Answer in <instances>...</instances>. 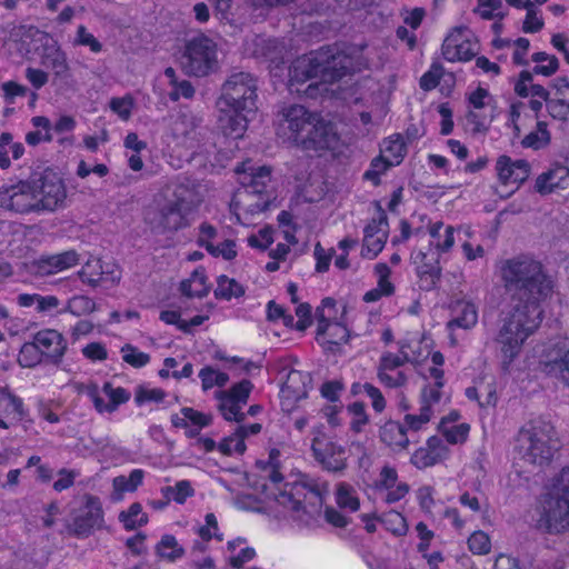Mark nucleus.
<instances>
[{"mask_svg":"<svg viewBox=\"0 0 569 569\" xmlns=\"http://www.w3.org/2000/svg\"><path fill=\"white\" fill-rule=\"evenodd\" d=\"M500 277L509 296L510 306L541 309V302L551 292V280L540 261L528 254L506 259L500 264Z\"/></svg>","mask_w":569,"mask_h":569,"instance_id":"f257e3e1","label":"nucleus"},{"mask_svg":"<svg viewBox=\"0 0 569 569\" xmlns=\"http://www.w3.org/2000/svg\"><path fill=\"white\" fill-rule=\"evenodd\" d=\"M278 117L277 134L305 151L331 150L338 146L333 124L301 104L284 106Z\"/></svg>","mask_w":569,"mask_h":569,"instance_id":"f03ea898","label":"nucleus"},{"mask_svg":"<svg viewBox=\"0 0 569 569\" xmlns=\"http://www.w3.org/2000/svg\"><path fill=\"white\" fill-rule=\"evenodd\" d=\"M328 493L327 482L303 476L297 482L286 483L282 490L273 493V500L287 510L295 522L309 526L321 513Z\"/></svg>","mask_w":569,"mask_h":569,"instance_id":"7ed1b4c3","label":"nucleus"},{"mask_svg":"<svg viewBox=\"0 0 569 569\" xmlns=\"http://www.w3.org/2000/svg\"><path fill=\"white\" fill-rule=\"evenodd\" d=\"M542 312L510 306V311L501 319L495 342L499 347L505 370L518 357L526 339L538 328Z\"/></svg>","mask_w":569,"mask_h":569,"instance_id":"20e7f679","label":"nucleus"},{"mask_svg":"<svg viewBox=\"0 0 569 569\" xmlns=\"http://www.w3.org/2000/svg\"><path fill=\"white\" fill-rule=\"evenodd\" d=\"M538 526L549 533L569 531V468L556 476L540 499Z\"/></svg>","mask_w":569,"mask_h":569,"instance_id":"39448f33","label":"nucleus"},{"mask_svg":"<svg viewBox=\"0 0 569 569\" xmlns=\"http://www.w3.org/2000/svg\"><path fill=\"white\" fill-rule=\"evenodd\" d=\"M200 201L199 196L189 183L177 184L172 198L166 200L150 218L151 229L163 234L188 227V214Z\"/></svg>","mask_w":569,"mask_h":569,"instance_id":"423d86ee","label":"nucleus"},{"mask_svg":"<svg viewBox=\"0 0 569 569\" xmlns=\"http://www.w3.org/2000/svg\"><path fill=\"white\" fill-rule=\"evenodd\" d=\"M553 433L552 426L546 422L520 429L517 450L521 459L537 466L549 463L559 447L558 441L552 438Z\"/></svg>","mask_w":569,"mask_h":569,"instance_id":"0eeeda50","label":"nucleus"},{"mask_svg":"<svg viewBox=\"0 0 569 569\" xmlns=\"http://www.w3.org/2000/svg\"><path fill=\"white\" fill-rule=\"evenodd\" d=\"M182 69L189 76L207 77L219 68L217 43L203 33L187 41L181 57Z\"/></svg>","mask_w":569,"mask_h":569,"instance_id":"6e6552de","label":"nucleus"},{"mask_svg":"<svg viewBox=\"0 0 569 569\" xmlns=\"http://www.w3.org/2000/svg\"><path fill=\"white\" fill-rule=\"evenodd\" d=\"M257 79L249 72H234L221 87L218 104L233 110L257 112Z\"/></svg>","mask_w":569,"mask_h":569,"instance_id":"1a4fd4ad","label":"nucleus"},{"mask_svg":"<svg viewBox=\"0 0 569 569\" xmlns=\"http://www.w3.org/2000/svg\"><path fill=\"white\" fill-rule=\"evenodd\" d=\"M317 76L322 83H332L350 73L353 69L352 58L336 46L322 47L312 52Z\"/></svg>","mask_w":569,"mask_h":569,"instance_id":"9d476101","label":"nucleus"},{"mask_svg":"<svg viewBox=\"0 0 569 569\" xmlns=\"http://www.w3.org/2000/svg\"><path fill=\"white\" fill-rule=\"evenodd\" d=\"M515 92L521 98L531 96L542 99L548 114L555 120L566 122L569 119V100L550 98L548 89L541 84L532 83V72L528 70H522L519 73L515 83Z\"/></svg>","mask_w":569,"mask_h":569,"instance_id":"9b49d317","label":"nucleus"},{"mask_svg":"<svg viewBox=\"0 0 569 569\" xmlns=\"http://www.w3.org/2000/svg\"><path fill=\"white\" fill-rule=\"evenodd\" d=\"M40 211H54L64 204L67 189L62 178L52 170L31 178Z\"/></svg>","mask_w":569,"mask_h":569,"instance_id":"f8f14e48","label":"nucleus"},{"mask_svg":"<svg viewBox=\"0 0 569 569\" xmlns=\"http://www.w3.org/2000/svg\"><path fill=\"white\" fill-rule=\"evenodd\" d=\"M311 450L322 469L341 475L347 468L346 449L331 441L321 430L313 431Z\"/></svg>","mask_w":569,"mask_h":569,"instance_id":"ddd939ff","label":"nucleus"},{"mask_svg":"<svg viewBox=\"0 0 569 569\" xmlns=\"http://www.w3.org/2000/svg\"><path fill=\"white\" fill-rule=\"evenodd\" d=\"M37 197L31 179L12 186H3L0 188V207L21 214L40 212Z\"/></svg>","mask_w":569,"mask_h":569,"instance_id":"4468645a","label":"nucleus"},{"mask_svg":"<svg viewBox=\"0 0 569 569\" xmlns=\"http://www.w3.org/2000/svg\"><path fill=\"white\" fill-rule=\"evenodd\" d=\"M252 388V382L243 379L233 385L230 390L217 392L218 409L226 420L242 422L246 419V413L241 409L248 402Z\"/></svg>","mask_w":569,"mask_h":569,"instance_id":"2eb2a0df","label":"nucleus"},{"mask_svg":"<svg viewBox=\"0 0 569 569\" xmlns=\"http://www.w3.org/2000/svg\"><path fill=\"white\" fill-rule=\"evenodd\" d=\"M84 499V505L76 511L72 523L69 526V531L76 537H88L103 523L100 499L92 495H86Z\"/></svg>","mask_w":569,"mask_h":569,"instance_id":"dca6fc26","label":"nucleus"},{"mask_svg":"<svg viewBox=\"0 0 569 569\" xmlns=\"http://www.w3.org/2000/svg\"><path fill=\"white\" fill-rule=\"evenodd\" d=\"M546 376L569 388V340L551 346L539 362Z\"/></svg>","mask_w":569,"mask_h":569,"instance_id":"f3484780","label":"nucleus"},{"mask_svg":"<svg viewBox=\"0 0 569 569\" xmlns=\"http://www.w3.org/2000/svg\"><path fill=\"white\" fill-rule=\"evenodd\" d=\"M313 79H319L317 68L313 61L312 52L309 56L298 58L289 69L288 89L290 92L306 94L313 98L317 94V82H310L306 88L302 86Z\"/></svg>","mask_w":569,"mask_h":569,"instance_id":"a211bd4d","label":"nucleus"},{"mask_svg":"<svg viewBox=\"0 0 569 569\" xmlns=\"http://www.w3.org/2000/svg\"><path fill=\"white\" fill-rule=\"evenodd\" d=\"M270 173L271 171L268 167H259L252 173L243 178V193L247 197H259L258 201L248 204V211L250 213L263 212L270 207L271 197L267 193Z\"/></svg>","mask_w":569,"mask_h":569,"instance_id":"6ab92c4d","label":"nucleus"},{"mask_svg":"<svg viewBox=\"0 0 569 569\" xmlns=\"http://www.w3.org/2000/svg\"><path fill=\"white\" fill-rule=\"evenodd\" d=\"M44 361L59 365L67 350V341L63 336L53 329H44L33 336Z\"/></svg>","mask_w":569,"mask_h":569,"instance_id":"aec40b11","label":"nucleus"},{"mask_svg":"<svg viewBox=\"0 0 569 569\" xmlns=\"http://www.w3.org/2000/svg\"><path fill=\"white\" fill-rule=\"evenodd\" d=\"M465 28H456L442 43V56L447 61H469L476 56V44L463 38Z\"/></svg>","mask_w":569,"mask_h":569,"instance_id":"412c9836","label":"nucleus"},{"mask_svg":"<svg viewBox=\"0 0 569 569\" xmlns=\"http://www.w3.org/2000/svg\"><path fill=\"white\" fill-rule=\"evenodd\" d=\"M256 112H246L244 110H233L220 106V116L218 119L219 128L224 136L233 139L242 138L250 121V117Z\"/></svg>","mask_w":569,"mask_h":569,"instance_id":"4be33fe9","label":"nucleus"},{"mask_svg":"<svg viewBox=\"0 0 569 569\" xmlns=\"http://www.w3.org/2000/svg\"><path fill=\"white\" fill-rule=\"evenodd\" d=\"M499 180L503 184L525 182L530 174V164L526 160L513 161L510 157L500 156L496 163Z\"/></svg>","mask_w":569,"mask_h":569,"instance_id":"5701e85b","label":"nucleus"},{"mask_svg":"<svg viewBox=\"0 0 569 569\" xmlns=\"http://www.w3.org/2000/svg\"><path fill=\"white\" fill-rule=\"evenodd\" d=\"M174 131L196 144H200L209 133L203 119L190 112L180 113L174 123Z\"/></svg>","mask_w":569,"mask_h":569,"instance_id":"b1692460","label":"nucleus"},{"mask_svg":"<svg viewBox=\"0 0 569 569\" xmlns=\"http://www.w3.org/2000/svg\"><path fill=\"white\" fill-rule=\"evenodd\" d=\"M82 282L97 287L104 281L117 283L120 280V272L116 269L104 270L100 259L89 260L79 271Z\"/></svg>","mask_w":569,"mask_h":569,"instance_id":"393cba45","label":"nucleus"},{"mask_svg":"<svg viewBox=\"0 0 569 569\" xmlns=\"http://www.w3.org/2000/svg\"><path fill=\"white\" fill-rule=\"evenodd\" d=\"M379 436L380 440L393 451L406 450L410 442L407 428L393 420H389L380 427Z\"/></svg>","mask_w":569,"mask_h":569,"instance_id":"a878e982","label":"nucleus"},{"mask_svg":"<svg viewBox=\"0 0 569 569\" xmlns=\"http://www.w3.org/2000/svg\"><path fill=\"white\" fill-rule=\"evenodd\" d=\"M260 423H252L250 426H240L237 428L234 433L229 437H226L219 443V450L226 455L230 456L233 452L242 455L246 451L244 438L248 435H257L261 431Z\"/></svg>","mask_w":569,"mask_h":569,"instance_id":"bb28decb","label":"nucleus"},{"mask_svg":"<svg viewBox=\"0 0 569 569\" xmlns=\"http://www.w3.org/2000/svg\"><path fill=\"white\" fill-rule=\"evenodd\" d=\"M455 317L448 322L449 330L455 328L470 329L478 321L477 307L470 301H457L452 307Z\"/></svg>","mask_w":569,"mask_h":569,"instance_id":"cd10ccee","label":"nucleus"},{"mask_svg":"<svg viewBox=\"0 0 569 569\" xmlns=\"http://www.w3.org/2000/svg\"><path fill=\"white\" fill-rule=\"evenodd\" d=\"M180 291L188 298H203L209 291L210 287L207 284V276L203 268H197L190 276L180 283Z\"/></svg>","mask_w":569,"mask_h":569,"instance_id":"c85d7f7f","label":"nucleus"},{"mask_svg":"<svg viewBox=\"0 0 569 569\" xmlns=\"http://www.w3.org/2000/svg\"><path fill=\"white\" fill-rule=\"evenodd\" d=\"M156 555L169 562H174L182 558L186 553L184 548L179 545L178 540L172 535H163L160 541L156 545Z\"/></svg>","mask_w":569,"mask_h":569,"instance_id":"c756f323","label":"nucleus"},{"mask_svg":"<svg viewBox=\"0 0 569 569\" xmlns=\"http://www.w3.org/2000/svg\"><path fill=\"white\" fill-rule=\"evenodd\" d=\"M118 518L128 531L148 523V516L142 511V506L139 502H133L128 510L121 511Z\"/></svg>","mask_w":569,"mask_h":569,"instance_id":"7c9ffc66","label":"nucleus"},{"mask_svg":"<svg viewBox=\"0 0 569 569\" xmlns=\"http://www.w3.org/2000/svg\"><path fill=\"white\" fill-rule=\"evenodd\" d=\"M217 284L214 290L217 299L230 300L231 298H239L244 295V288L237 280L224 274L218 277Z\"/></svg>","mask_w":569,"mask_h":569,"instance_id":"2f4dec72","label":"nucleus"},{"mask_svg":"<svg viewBox=\"0 0 569 569\" xmlns=\"http://www.w3.org/2000/svg\"><path fill=\"white\" fill-rule=\"evenodd\" d=\"M0 410L14 421H20L23 417V402L9 391H0Z\"/></svg>","mask_w":569,"mask_h":569,"instance_id":"473e14b6","label":"nucleus"},{"mask_svg":"<svg viewBox=\"0 0 569 569\" xmlns=\"http://www.w3.org/2000/svg\"><path fill=\"white\" fill-rule=\"evenodd\" d=\"M336 502L339 508L355 512L360 508V501L356 496L353 487L346 482H340L336 491Z\"/></svg>","mask_w":569,"mask_h":569,"instance_id":"72a5a7b5","label":"nucleus"},{"mask_svg":"<svg viewBox=\"0 0 569 569\" xmlns=\"http://www.w3.org/2000/svg\"><path fill=\"white\" fill-rule=\"evenodd\" d=\"M280 456L279 450L272 449L269 453V460H258L256 467L261 470V477L269 479L272 483L278 485L283 480L281 472L279 471L278 457Z\"/></svg>","mask_w":569,"mask_h":569,"instance_id":"f704fd0d","label":"nucleus"},{"mask_svg":"<svg viewBox=\"0 0 569 569\" xmlns=\"http://www.w3.org/2000/svg\"><path fill=\"white\" fill-rule=\"evenodd\" d=\"M550 141V133L545 121L537 122V130L528 133L521 141L522 147L538 150Z\"/></svg>","mask_w":569,"mask_h":569,"instance_id":"c9c22d12","label":"nucleus"},{"mask_svg":"<svg viewBox=\"0 0 569 569\" xmlns=\"http://www.w3.org/2000/svg\"><path fill=\"white\" fill-rule=\"evenodd\" d=\"M44 358L42 357L34 340L24 342L18 356V362L23 368H33L41 363Z\"/></svg>","mask_w":569,"mask_h":569,"instance_id":"e433bc0d","label":"nucleus"},{"mask_svg":"<svg viewBox=\"0 0 569 569\" xmlns=\"http://www.w3.org/2000/svg\"><path fill=\"white\" fill-rule=\"evenodd\" d=\"M144 472L141 469H133L129 477L118 476L113 479V488L118 492H133L142 483Z\"/></svg>","mask_w":569,"mask_h":569,"instance_id":"4c0bfd02","label":"nucleus"},{"mask_svg":"<svg viewBox=\"0 0 569 569\" xmlns=\"http://www.w3.org/2000/svg\"><path fill=\"white\" fill-rule=\"evenodd\" d=\"M388 236L386 230L378 236L365 234L361 256L365 258L373 259L383 249Z\"/></svg>","mask_w":569,"mask_h":569,"instance_id":"58836bf2","label":"nucleus"},{"mask_svg":"<svg viewBox=\"0 0 569 569\" xmlns=\"http://www.w3.org/2000/svg\"><path fill=\"white\" fill-rule=\"evenodd\" d=\"M377 208V217L372 218L371 221L365 227V234L378 236L383 233L386 230L387 236L389 234L388 217L379 201L375 202Z\"/></svg>","mask_w":569,"mask_h":569,"instance_id":"ea45409f","label":"nucleus"},{"mask_svg":"<svg viewBox=\"0 0 569 569\" xmlns=\"http://www.w3.org/2000/svg\"><path fill=\"white\" fill-rule=\"evenodd\" d=\"M47 68H50L57 77L66 78L68 76V63L63 52L54 50L44 57L43 61Z\"/></svg>","mask_w":569,"mask_h":569,"instance_id":"a19ab883","label":"nucleus"},{"mask_svg":"<svg viewBox=\"0 0 569 569\" xmlns=\"http://www.w3.org/2000/svg\"><path fill=\"white\" fill-rule=\"evenodd\" d=\"M96 310V302L86 296H76L68 301L64 311L74 316H83L91 313Z\"/></svg>","mask_w":569,"mask_h":569,"instance_id":"79ce46f5","label":"nucleus"},{"mask_svg":"<svg viewBox=\"0 0 569 569\" xmlns=\"http://www.w3.org/2000/svg\"><path fill=\"white\" fill-rule=\"evenodd\" d=\"M122 359L133 368H142L150 361V356L146 352L139 351L137 347L127 343L121 348Z\"/></svg>","mask_w":569,"mask_h":569,"instance_id":"37998d69","label":"nucleus"},{"mask_svg":"<svg viewBox=\"0 0 569 569\" xmlns=\"http://www.w3.org/2000/svg\"><path fill=\"white\" fill-rule=\"evenodd\" d=\"M102 391L109 398L110 407L113 412L120 405L128 402L131 397L127 389L122 387L114 388L111 382H106L102 387Z\"/></svg>","mask_w":569,"mask_h":569,"instance_id":"c03bdc74","label":"nucleus"},{"mask_svg":"<svg viewBox=\"0 0 569 569\" xmlns=\"http://www.w3.org/2000/svg\"><path fill=\"white\" fill-rule=\"evenodd\" d=\"M439 431L445 436L449 443L456 445L463 442L469 433V425L461 423L451 427H446V423H439Z\"/></svg>","mask_w":569,"mask_h":569,"instance_id":"a18cd8bd","label":"nucleus"},{"mask_svg":"<svg viewBox=\"0 0 569 569\" xmlns=\"http://www.w3.org/2000/svg\"><path fill=\"white\" fill-rule=\"evenodd\" d=\"M523 8L527 10V16L522 24V30L527 33H535L542 29L543 21L537 16V10L530 0H523Z\"/></svg>","mask_w":569,"mask_h":569,"instance_id":"49530a36","label":"nucleus"},{"mask_svg":"<svg viewBox=\"0 0 569 569\" xmlns=\"http://www.w3.org/2000/svg\"><path fill=\"white\" fill-rule=\"evenodd\" d=\"M348 338L349 330L347 327L339 322H333L327 336V346L323 348L327 351H335L336 347L340 346L342 342H347Z\"/></svg>","mask_w":569,"mask_h":569,"instance_id":"de8ad7c7","label":"nucleus"},{"mask_svg":"<svg viewBox=\"0 0 569 569\" xmlns=\"http://www.w3.org/2000/svg\"><path fill=\"white\" fill-rule=\"evenodd\" d=\"M432 409L428 405H421L419 415H406L405 427L412 431H419L431 419Z\"/></svg>","mask_w":569,"mask_h":569,"instance_id":"09e8293b","label":"nucleus"},{"mask_svg":"<svg viewBox=\"0 0 569 569\" xmlns=\"http://www.w3.org/2000/svg\"><path fill=\"white\" fill-rule=\"evenodd\" d=\"M392 372L393 371L377 369V377L380 383L388 388L403 387L408 381L407 375L401 370L396 371L395 375Z\"/></svg>","mask_w":569,"mask_h":569,"instance_id":"8fccbe9b","label":"nucleus"},{"mask_svg":"<svg viewBox=\"0 0 569 569\" xmlns=\"http://www.w3.org/2000/svg\"><path fill=\"white\" fill-rule=\"evenodd\" d=\"M382 151L388 153L396 164H399L406 154V144L400 136L385 140Z\"/></svg>","mask_w":569,"mask_h":569,"instance_id":"3c124183","label":"nucleus"},{"mask_svg":"<svg viewBox=\"0 0 569 569\" xmlns=\"http://www.w3.org/2000/svg\"><path fill=\"white\" fill-rule=\"evenodd\" d=\"M468 547L472 553L487 555L491 548L490 538L483 531H476L469 537Z\"/></svg>","mask_w":569,"mask_h":569,"instance_id":"603ef678","label":"nucleus"},{"mask_svg":"<svg viewBox=\"0 0 569 569\" xmlns=\"http://www.w3.org/2000/svg\"><path fill=\"white\" fill-rule=\"evenodd\" d=\"M164 397L166 392L162 389H148L143 386H138L136 389L134 401L138 406H141L144 402H161Z\"/></svg>","mask_w":569,"mask_h":569,"instance_id":"864d4df0","label":"nucleus"},{"mask_svg":"<svg viewBox=\"0 0 569 569\" xmlns=\"http://www.w3.org/2000/svg\"><path fill=\"white\" fill-rule=\"evenodd\" d=\"M206 250L213 257L221 256L226 260H232L237 256L236 251V242L233 240L227 239L219 246H213L212 243L206 244Z\"/></svg>","mask_w":569,"mask_h":569,"instance_id":"5fc2aeb1","label":"nucleus"},{"mask_svg":"<svg viewBox=\"0 0 569 569\" xmlns=\"http://www.w3.org/2000/svg\"><path fill=\"white\" fill-rule=\"evenodd\" d=\"M411 462L419 469L431 467L438 462V456L428 449L420 448L415 451Z\"/></svg>","mask_w":569,"mask_h":569,"instance_id":"6e6d98bb","label":"nucleus"},{"mask_svg":"<svg viewBox=\"0 0 569 569\" xmlns=\"http://www.w3.org/2000/svg\"><path fill=\"white\" fill-rule=\"evenodd\" d=\"M110 109L117 113L122 120H128L131 116L133 101L130 97L112 98L110 100Z\"/></svg>","mask_w":569,"mask_h":569,"instance_id":"4d7b16f0","label":"nucleus"},{"mask_svg":"<svg viewBox=\"0 0 569 569\" xmlns=\"http://www.w3.org/2000/svg\"><path fill=\"white\" fill-rule=\"evenodd\" d=\"M76 42L89 47L90 50L96 53L100 52L102 49V44L99 40L92 33L88 32L84 26L78 27Z\"/></svg>","mask_w":569,"mask_h":569,"instance_id":"13d9d810","label":"nucleus"},{"mask_svg":"<svg viewBox=\"0 0 569 569\" xmlns=\"http://www.w3.org/2000/svg\"><path fill=\"white\" fill-rule=\"evenodd\" d=\"M348 409L355 416V419L351 422V429L356 432L361 431L362 427L368 422L365 403L357 401L350 405Z\"/></svg>","mask_w":569,"mask_h":569,"instance_id":"bf43d9fd","label":"nucleus"},{"mask_svg":"<svg viewBox=\"0 0 569 569\" xmlns=\"http://www.w3.org/2000/svg\"><path fill=\"white\" fill-rule=\"evenodd\" d=\"M181 415H183L188 421L198 428L207 427L212 421V417L210 415H204L190 407H183L181 409Z\"/></svg>","mask_w":569,"mask_h":569,"instance_id":"052dcab7","label":"nucleus"},{"mask_svg":"<svg viewBox=\"0 0 569 569\" xmlns=\"http://www.w3.org/2000/svg\"><path fill=\"white\" fill-rule=\"evenodd\" d=\"M501 7V0H478L475 12L479 13L485 20H491L495 18V11H498Z\"/></svg>","mask_w":569,"mask_h":569,"instance_id":"680f3d73","label":"nucleus"},{"mask_svg":"<svg viewBox=\"0 0 569 569\" xmlns=\"http://www.w3.org/2000/svg\"><path fill=\"white\" fill-rule=\"evenodd\" d=\"M86 392H87L88 397L91 399V401L93 402V406L99 413L113 412V410H111L110 402H104V400L100 397L99 388L97 385H94V383L88 385L86 387Z\"/></svg>","mask_w":569,"mask_h":569,"instance_id":"e2e57ef3","label":"nucleus"},{"mask_svg":"<svg viewBox=\"0 0 569 569\" xmlns=\"http://www.w3.org/2000/svg\"><path fill=\"white\" fill-rule=\"evenodd\" d=\"M333 254V249H330L328 252H326V250L321 247L320 242H318L315 246V258L317 260L316 270L318 272L328 271Z\"/></svg>","mask_w":569,"mask_h":569,"instance_id":"0e129e2a","label":"nucleus"},{"mask_svg":"<svg viewBox=\"0 0 569 569\" xmlns=\"http://www.w3.org/2000/svg\"><path fill=\"white\" fill-rule=\"evenodd\" d=\"M555 189H566L569 184V167L557 164L549 169Z\"/></svg>","mask_w":569,"mask_h":569,"instance_id":"69168bd1","label":"nucleus"},{"mask_svg":"<svg viewBox=\"0 0 569 569\" xmlns=\"http://www.w3.org/2000/svg\"><path fill=\"white\" fill-rule=\"evenodd\" d=\"M194 88L188 80L179 81L173 90L169 93L171 101H178L181 97L184 99H191L194 96Z\"/></svg>","mask_w":569,"mask_h":569,"instance_id":"338daca9","label":"nucleus"},{"mask_svg":"<svg viewBox=\"0 0 569 569\" xmlns=\"http://www.w3.org/2000/svg\"><path fill=\"white\" fill-rule=\"evenodd\" d=\"M550 87V98L569 100V82L566 77L555 79Z\"/></svg>","mask_w":569,"mask_h":569,"instance_id":"774afa93","label":"nucleus"}]
</instances>
